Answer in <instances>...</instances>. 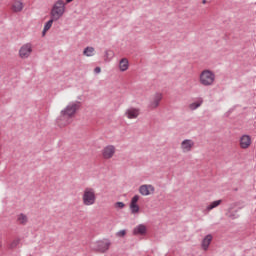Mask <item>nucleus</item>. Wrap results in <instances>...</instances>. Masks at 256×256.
Listing matches in <instances>:
<instances>
[{"instance_id": "21", "label": "nucleus", "mask_w": 256, "mask_h": 256, "mask_svg": "<svg viewBox=\"0 0 256 256\" xmlns=\"http://www.w3.org/2000/svg\"><path fill=\"white\" fill-rule=\"evenodd\" d=\"M83 55H85V57H93V55H95V48H93L91 46H87L83 50Z\"/></svg>"}, {"instance_id": "24", "label": "nucleus", "mask_w": 256, "mask_h": 256, "mask_svg": "<svg viewBox=\"0 0 256 256\" xmlns=\"http://www.w3.org/2000/svg\"><path fill=\"white\" fill-rule=\"evenodd\" d=\"M228 217H229L230 219H239V214L237 213V211L228 212Z\"/></svg>"}, {"instance_id": "4", "label": "nucleus", "mask_w": 256, "mask_h": 256, "mask_svg": "<svg viewBox=\"0 0 256 256\" xmlns=\"http://www.w3.org/2000/svg\"><path fill=\"white\" fill-rule=\"evenodd\" d=\"M82 201L83 205H86L87 207L95 205V201H97V196H95V189L85 188Z\"/></svg>"}, {"instance_id": "1", "label": "nucleus", "mask_w": 256, "mask_h": 256, "mask_svg": "<svg viewBox=\"0 0 256 256\" xmlns=\"http://www.w3.org/2000/svg\"><path fill=\"white\" fill-rule=\"evenodd\" d=\"M81 108V102L75 101L70 102L65 109L60 112V116L57 119V123L60 127H65L69 125L73 119V116L79 111Z\"/></svg>"}, {"instance_id": "19", "label": "nucleus", "mask_w": 256, "mask_h": 256, "mask_svg": "<svg viewBox=\"0 0 256 256\" xmlns=\"http://www.w3.org/2000/svg\"><path fill=\"white\" fill-rule=\"evenodd\" d=\"M17 221L20 225H27V223L29 222V218L24 213H20L17 216Z\"/></svg>"}, {"instance_id": "12", "label": "nucleus", "mask_w": 256, "mask_h": 256, "mask_svg": "<svg viewBox=\"0 0 256 256\" xmlns=\"http://www.w3.org/2000/svg\"><path fill=\"white\" fill-rule=\"evenodd\" d=\"M250 146H251V136L243 135L240 138V147H241V149H249Z\"/></svg>"}, {"instance_id": "11", "label": "nucleus", "mask_w": 256, "mask_h": 256, "mask_svg": "<svg viewBox=\"0 0 256 256\" xmlns=\"http://www.w3.org/2000/svg\"><path fill=\"white\" fill-rule=\"evenodd\" d=\"M139 201V195H134L130 202V210L133 215L135 213H139V205L137 202Z\"/></svg>"}, {"instance_id": "27", "label": "nucleus", "mask_w": 256, "mask_h": 256, "mask_svg": "<svg viewBox=\"0 0 256 256\" xmlns=\"http://www.w3.org/2000/svg\"><path fill=\"white\" fill-rule=\"evenodd\" d=\"M115 207H116V209H123V207H125V203H123V202H116L115 203Z\"/></svg>"}, {"instance_id": "2", "label": "nucleus", "mask_w": 256, "mask_h": 256, "mask_svg": "<svg viewBox=\"0 0 256 256\" xmlns=\"http://www.w3.org/2000/svg\"><path fill=\"white\" fill-rule=\"evenodd\" d=\"M64 13H65V2L63 0L56 1L50 12L51 17L54 20L59 21L62 15H64Z\"/></svg>"}, {"instance_id": "9", "label": "nucleus", "mask_w": 256, "mask_h": 256, "mask_svg": "<svg viewBox=\"0 0 256 256\" xmlns=\"http://www.w3.org/2000/svg\"><path fill=\"white\" fill-rule=\"evenodd\" d=\"M115 155V146L108 145L102 150V156L105 159H111Z\"/></svg>"}, {"instance_id": "22", "label": "nucleus", "mask_w": 256, "mask_h": 256, "mask_svg": "<svg viewBox=\"0 0 256 256\" xmlns=\"http://www.w3.org/2000/svg\"><path fill=\"white\" fill-rule=\"evenodd\" d=\"M222 200H215L213 202H211L207 207H206V211H213V209L219 207V205H221Z\"/></svg>"}, {"instance_id": "29", "label": "nucleus", "mask_w": 256, "mask_h": 256, "mask_svg": "<svg viewBox=\"0 0 256 256\" xmlns=\"http://www.w3.org/2000/svg\"><path fill=\"white\" fill-rule=\"evenodd\" d=\"M94 73H96V74H99V73H101V67H96L95 69H94Z\"/></svg>"}, {"instance_id": "14", "label": "nucleus", "mask_w": 256, "mask_h": 256, "mask_svg": "<svg viewBox=\"0 0 256 256\" xmlns=\"http://www.w3.org/2000/svg\"><path fill=\"white\" fill-rule=\"evenodd\" d=\"M125 115L128 119H137L139 117V109L133 107L128 108Z\"/></svg>"}, {"instance_id": "8", "label": "nucleus", "mask_w": 256, "mask_h": 256, "mask_svg": "<svg viewBox=\"0 0 256 256\" xmlns=\"http://www.w3.org/2000/svg\"><path fill=\"white\" fill-rule=\"evenodd\" d=\"M139 193L143 197H147L150 193H155V187L151 184H143L139 187Z\"/></svg>"}, {"instance_id": "31", "label": "nucleus", "mask_w": 256, "mask_h": 256, "mask_svg": "<svg viewBox=\"0 0 256 256\" xmlns=\"http://www.w3.org/2000/svg\"><path fill=\"white\" fill-rule=\"evenodd\" d=\"M202 3L205 5V3H207V0H203Z\"/></svg>"}, {"instance_id": "23", "label": "nucleus", "mask_w": 256, "mask_h": 256, "mask_svg": "<svg viewBox=\"0 0 256 256\" xmlns=\"http://www.w3.org/2000/svg\"><path fill=\"white\" fill-rule=\"evenodd\" d=\"M21 243V239L17 238L10 243V249H15Z\"/></svg>"}, {"instance_id": "13", "label": "nucleus", "mask_w": 256, "mask_h": 256, "mask_svg": "<svg viewBox=\"0 0 256 256\" xmlns=\"http://www.w3.org/2000/svg\"><path fill=\"white\" fill-rule=\"evenodd\" d=\"M213 241V236L211 234L206 235L201 242V248L203 251H208L209 245H211V242Z\"/></svg>"}, {"instance_id": "26", "label": "nucleus", "mask_w": 256, "mask_h": 256, "mask_svg": "<svg viewBox=\"0 0 256 256\" xmlns=\"http://www.w3.org/2000/svg\"><path fill=\"white\" fill-rule=\"evenodd\" d=\"M117 237H125L127 235V231L125 230H120L116 233Z\"/></svg>"}, {"instance_id": "3", "label": "nucleus", "mask_w": 256, "mask_h": 256, "mask_svg": "<svg viewBox=\"0 0 256 256\" xmlns=\"http://www.w3.org/2000/svg\"><path fill=\"white\" fill-rule=\"evenodd\" d=\"M200 83L204 87H211L215 83V73L211 70H203L200 73Z\"/></svg>"}, {"instance_id": "16", "label": "nucleus", "mask_w": 256, "mask_h": 256, "mask_svg": "<svg viewBox=\"0 0 256 256\" xmlns=\"http://www.w3.org/2000/svg\"><path fill=\"white\" fill-rule=\"evenodd\" d=\"M12 11L14 13H21L23 11V2L21 0H15L12 4Z\"/></svg>"}, {"instance_id": "10", "label": "nucleus", "mask_w": 256, "mask_h": 256, "mask_svg": "<svg viewBox=\"0 0 256 256\" xmlns=\"http://www.w3.org/2000/svg\"><path fill=\"white\" fill-rule=\"evenodd\" d=\"M194 145H195V142H193V140L185 139L181 143V149H182L183 153H189V151H191V149H193Z\"/></svg>"}, {"instance_id": "15", "label": "nucleus", "mask_w": 256, "mask_h": 256, "mask_svg": "<svg viewBox=\"0 0 256 256\" xmlns=\"http://www.w3.org/2000/svg\"><path fill=\"white\" fill-rule=\"evenodd\" d=\"M147 234V226L144 224H139L133 229V235H146Z\"/></svg>"}, {"instance_id": "6", "label": "nucleus", "mask_w": 256, "mask_h": 256, "mask_svg": "<svg viewBox=\"0 0 256 256\" xmlns=\"http://www.w3.org/2000/svg\"><path fill=\"white\" fill-rule=\"evenodd\" d=\"M33 48L30 43L24 44L19 50L20 59H29Z\"/></svg>"}, {"instance_id": "5", "label": "nucleus", "mask_w": 256, "mask_h": 256, "mask_svg": "<svg viewBox=\"0 0 256 256\" xmlns=\"http://www.w3.org/2000/svg\"><path fill=\"white\" fill-rule=\"evenodd\" d=\"M93 249L95 251H99V253H105L109 251V247H111V241L109 240H99L93 244Z\"/></svg>"}, {"instance_id": "18", "label": "nucleus", "mask_w": 256, "mask_h": 256, "mask_svg": "<svg viewBox=\"0 0 256 256\" xmlns=\"http://www.w3.org/2000/svg\"><path fill=\"white\" fill-rule=\"evenodd\" d=\"M120 71H127L129 69V60L127 58H122L119 62Z\"/></svg>"}, {"instance_id": "28", "label": "nucleus", "mask_w": 256, "mask_h": 256, "mask_svg": "<svg viewBox=\"0 0 256 256\" xmlns=\"http://www.w3.org/2000/svg\"><path fill=\"white\" fill-rule=\"evenodd\" d=\"M233 111H235V106H233L232 108H230L225 114V117H229L231 115V113H233Z\"/></svg>"}, {"instance_id": "25", "label": "nucleus", "mask_w": 256, "mask_h": 256, "mask_svg": "<svg viewBox=\"0 0 256 256\" xmlns=\"http://www.w3.org/2000/svg\"><path fill=\"white\" fill-rule=\"evenodd\" d=\"M111 59H113V54H109V51H105V54H104V61H111Z\"/></svg>"}, {"instance_id": "7", "label": "nucleus", "mask_w": 256, "mask_h": 256, "mask_svg": "<svg viewBox=\"0 0 256 256\" xmlns=\"http://www.w3.org/2000/svg\"><path fill=\"white\" fill-rule=\"evenodd\" d=\"M162 100L163 94H161L160 92L155 93L148 105L149 109H157Z\"/></svg>"}, {"instance_id": "17", "label": "nucleus", "mask_w": 256, "mask_h": 256, "mask_svg": "<svg viewBox=\"0 0 256 256\" xmlns=\"http://www.w3.org/2000/svg\"><path fill=\"white\" fill-rule=\"evenodd\" d=\"M203 105V98H198L196 102H193L189 104V110L190 111H196V109H199Z\"/></svg>"}, {"instance_id": "20", "label": "nucleus", "mask_w": 256, "mask_h": 256, "mask_svg": "<svg viewBox=\"0 0 256 256\" xmlns=\"http://www.w3.org/2000/svg\"><path fill=\"white\" fill-rule=\"evenodd\" d=\"M57 21L55 19H53V17H51V19L45 23L43 31H42V35H45L47 33V31H49V29H51V27H53V22Z\"/></svg>"}, {"instance_id": "30", "label": "nucleus", "mask_w": 256, "mask_h": 256, "mask_svg": "<svg viewBox=\"0 0 256 256\" xmlns=\"http://www.w3.org/2000/svg\"><path fill=\"white\" fill-rule=\"evenodd\" d=\"M73 2V0H66V3H71Z\"/></svg>"}]
</instances>
